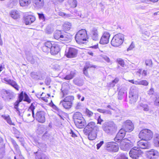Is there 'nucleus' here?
<instances>
[{"mask_svg": "<svg viewBox=\"0 0 159 159\" xmlns=\"http://www.w3.org/2000/svg\"><path fill=\"white\" fill-rule=\"evenodd\" d=\"M153 136V133L151 131L148 129H144L141 130L139 134V137L144 141L150 140Z\"/></svg>", "mask_w": 159, "mask_h": 159, "instance_id": "obj_3", "label": "nucleus"}, {"mask_svg": "<svg viewBox=\"0 0 159 159\" xmlns=\"http://www.w3.org/2000/svg\"><path fill=\"white\" fill-rule=\"evenodd\" d=\"M74 83L76 85L78 86H81L83 84V82L82 80L75 78L73 80Z\"/></svg>", "mask_w": 159, "mask_h": 159, "instance_id": "obj_37", "label": "nucleus"}, {"mask_svg": "<svg viewBox=\"0 0 159 159\" xmlns=\"http://www.w3.org/2000/svg\"><path fill=\"white\" fill-rule=\"evenodd\" d=\"M143 140L141 139L137 142V145L139 148L143 149H148L150 147L149 143L147 141H143Z\"/></svg>", "mask_w": 159, "mask_h": 159, "instance_id": "obj_15", "label": "nucleus"}, {"mask_svg": "<svg viewBox=\"0 0 159 159\" xmlns=\"http://www.w3.org/2000/svg\"><path fill=\"white\" fill-rule=\"evenodd\" d=\"M106 149L109 152H116L118 151L119 147L117 143L114 142H108L106 143Z\"/></svg>", "mask_w": 159, "mask_h": 159, "instance_id": "obj_9", "label": "nucleus"}, {"mask_svg": "<svg viewBox=\"0 0 159 159\" xmlns=\"http://www.w3.org/2000/svg\"><path fill=\"white\" fill-rule=\"evenodd\" d=\"M60 15L66 17H70L72 19H77L78 17L73 16L69 14H67L64 12H61L60 13Z\"/></svg>", "mask_w": 159, "mask_h": 159, "instance_id": "obj_48", "label": "nucleus"}, {"mask_svg": "<svg viewBox=\"0 0 159 159\" xmlns=\"http://www.w3.org/2000/svg\"><path fill=\"white\" fill-rule=\"evenodd\" d=\"M64 32L59 30L57 31L54 34V38L60 40Z\"/></svg>", "mask_w": 159, "mask_h": 159, "instance_id": "obj_36", "label": "nucleus"}, {"mask_svg": "<svg viewBox=\"0 0 159 159\" xmlns=\"http://www.w3.org/2000/svg\"><path fill=\"white\" fill-rule=\"evenodd\" d=\"M124 39V35L121 33H119L113 37L111 40V44L114 47H118L122 43Z\"/></svg>", "mask_w": 159, "mask_h": 159, "instance_id": "obj_2", "label": "nucleus"}, {"mask_svg": "<svg viewBox=\"0 0 159 159\" xmlns=\"http://www.w3.org/2000/svg\"><path fill=\"white\" fill-rule=\"evenodd\" d=\"M70 134H71V136L75 138L77 136L75 133L72 130H70Z\"/></svg>", "mask_w": 159, "mask_h": 159, "instance_id": "obj_63", "label": "nucleus"}, {"mask_svg": "<svg viewBox=\"0 0 159 159\" xmlns=\"http://www.w3.org/2000/svg\"><path fill=\"white\" fill-rule=\"evenodd\" d=\"M138 91L135 86L132 87L130 90L129 97L132 103H135L138 98Z\"/></svg>", "mask_w": 159, "mask_h": 159, "instance_id": "obj_5", "label": "nucleus"}, {"mask_svg": "<svg viewBox=\"0 0 159 159\" xmlns=\"http://www.w3.org/2000/svg\"><path fill=\"white\" fill-rule=\"evenodd\" d=\"M98 128L96 125L95 123L94 122H89L84 128V132H91L92 131H97Z\"/></svg>", "mask_w": 159, "mask_h": 159, "instance_id": "obj_10", "label": "nucleus"}, {"mask_svg": "<svg viewBox=\"0 0 159 159\" xmlns=\"http://www.w3.org/2000/svg\"><path fill=\"white\" fill-rule=\"evenodd\" d=\"M19 103V102L17 101L14 103V107L16 110H17V109H19L18 107Z\"/></svg>", "mask_w": 159, "mask_h": 159, "instance_id": "obj_62", "label": "nucleus"}, {"mask_svg": "<svg viewBox=\"0 0 159 159\" xmlns=\"http://www.w3.org/2000/svg\"><path fill=\"white\" fill-rule=\"evenodd\" d=\"M45 112L43 111H38L36 113L34 118L39 122L43 123L45 121Z\"/></svg>", "mask_w": 159, "mask_h": 159, "instance_id": "obj_12", "label": "nucleus"}, {"mask_svg": "<svg viewBox=\"0 0 159 159\" xmlns=\"http://www.w3.org/2000/svg\"><path fill=\"white\" fill-rule=\"evenodd\" d=\"M24 98L23 100L24 101H26L28 103H30V102L31 100L30 99L27 94L25 93H24Z\"/></svg>", "mask_w": 159, "mask_h": 159, "instance_id": "obj_47", "label": "nucleus"}, {"mask_svg": "<svg viewBox=\"0 0 159 159\" xmlns=\"http://www.w3.org/2000/svg\"><path fill=\"white\" fill-rule=\"evenodd\" d=\"M35 6L39 8H42L44 5V0H32Z\"/></svg>", "mask_w": 159, "mask_h": 159, "instance_id": "obj_27", "label": "nucleus"}, {"mask_svg": "<svg viewBox=\"0 0 159 159\" xmlns=\"http://www.w3.org/2000/svg\"><path fill=\"white\" fill-rule=\"evenodd\" d=\"M110 36V35L108 32H104L101 38L100 41V43L102 44H107L109 42V39Z\"/></svg>", "mask_w": 159, "mask_h": 159, "instance_id": "obj_18", "label": "nucleus"}, {"mask_svg": "<svg viewBox=\"0 0 159 159\" xmlns=\"http://www.w3.org/2000/svg\"><path fill=\"white\" fill-rule=\"evenodd\" d=\"M71 2L70 3V7L73 8H75L76 7L77 2L76 0H71Z\"/></svg>", "mask_w": 159, "mask_h": 159, "instance_id": "obj_50", "label": "nucleus"}, {"mask_svg": "<svg viewBox=\"0 0 159 159\" xmlns=\"http://www.w3.org/2000/svg\"><path fill=\"white\" fill-rule=\"evenodd\" d=\"M81 103L80 102H78L76 104L75 108L76 109H79L81 108Z\"/></svg>", "mask_w": 159, "mask_h": 159, "instance_id": "obj_64", "label": "nucleus"}, {"mask_svg": "<svg viewBox=\"0 0 159 159\" xmlns=\"http://www.w3.org/2000/svg\"><path fill=\"white\" fill-rule=\"evenodd\" d=\"M97 131H92L91 132H84L86 135H88V138L90 140L95 139L97 137Z\"/></svg>", "mask_w": 159, "mask_h": 159, "instance_id": "obj_29", "label": "nucleus"}, {"mask_svg": "<svg viewBox=\"0 0 159 159\" xmlns=\"http://www.w3.org/2000/svg\"><path fill=\"white\" fill-rule=\"evenodd\" d=\"M125 131L122 128L116 134V137L114 138L115 142H119L122 141L125 134Z\"/></svg>", "mask_w": 159, "mask_h": 159, "instance_id": "obj_17", "label": "nucleus"}, {"mask_svg": "<svg viewBox=\"0 0 159 159\" xmlns=\"http://www.w3.org/2000/svg\"><path fill=\"white\" fill-rule=\"evenodd\" d=\"M120 147L122 150L126 151L130 148L132 147V145L129 143L125 142L122 140L120 143Z\"/></svg>", "mask_w": 159, "mask_h": 159, "instance_id": "obj_23", "label": "nucleus"}, {"mask_svg": "<svg viewBox=\"0 0 159 159\" xmlns=\"http://www.w3.org/2000/svg\"><path fill=\"white\" fill-rule=\"evenodd\" d=\"M153 143L155 146L159 147V134L156 133L154 134Z\"/></svg>", "mask_w": 159, "mask_h": 159, "instance_id": "obj_31", "label": "nucleus"}, {"mask_svg": "<svg viewBox=\"0 0 159 159\" xmlns=\"http://www.w3.org/2000/svg\"><path fill=\"white\" fill-rule=\"evenodd\" d=\"M27 59L32 64H34L37 62L39 58L36 56H33L32 54L27 55Z\"/></svg>", "mask_w": 159, "mask_h": 159, "instance_id": "obj_28", "label": "nucleus"}, {"mask_svg": "<svg viewBox=\"0 0 159 159\" xmlns=\"http://www.w3.org/2000/svg\"><path fill=\"white\" fill-rule=\"evenodd\" d=\"M10 15L11 16L15 19H18L20 16L19 12L15 10L11 11Z\"/></svg>", "mask_w": 159, "mask_h": 159, "instance_id": "obj_35", "label": "nucleus"}, {"mask_svg": "<svg viewBox=\"0 0 159 159\" xmlns=\"http://www.w3.org/2000/svg\"><path fill=\"white\" fill-rule=\"evenodd\" d=\"M117 61L118 63L122 67L124 66V62L123 60L120 58H119L117 59Z\"/></svg>", "mask_w": 159, "mask_h": 159, "instance_id": "obj_55", "label": "nucleus"}, {"mask_svg": "<svg viewBox=\"0 0 159 159\" xmlns=\"http://www.w3.org/2000/svg\"><path fill=\"white\" fill-rule=\"evenodd\" d=\"M127 89L126 88H124L123 90L122 89V88L119 91V94L120 95H122V94H124L125 93V91H126Z\"/></svg>", "mask_w": 159, "mask_h": 159, "instance_id": "obj_57", "label": "nucleus"}, {"mask_svg": "<svg viewBox=\"0 0 159 159\" xmlns=\"http://www.w3.org/2000/svg\"><path fill=\"white\" fill-rule=\"evenodd\" d=\"M90 35L92 39L94 40L97 41L99 39V35L97 29L93 28L91 30Z\"/></svg>", "mask_w": 159, "mask_h": 159, "instance_id": "obj_20", "label": "nucleus"}, {"mask_svg": "<svg viewBox=\"0 0 159 159\" xmlns=\"http://www.w3.org/2000/svg\"><path fill=\"white\" fill-rule=\"evenodd\" d=\"M135 47L134 43L132 42L129 47L127 48V51H128L132 50Z\"/></svg>", "mask_w": 159, "mask_h": 159, "instance_id": "obj_56", "label": "nucleus"}, {"mask_svg": "<svg viewBox=\"0 0 159 159\" xmlns=\"http://www.w3.org/2000/svg\"><path fill=\"white\" fill-rule=\"evenodd\" d=\"M52 46V43L50 42H47L44 43L42 47V50L43 52H47L49 51Z\"/></svg>", "mask_w": 159, "mask_h": 159, "instance_id": "obj_26", "label": "nucleus"}, {"mask_svg": "<svg viewBox=\"0 0 159 159\" xmlns=\"http://www.w3.org/2000/svg\"><path fill=\"white\" fill-rule=\"evenodd\" d=\"M72 36L70 34H68L64 32L60 39L62 41L68 43L70 42L71 40Z\"/></svg>", "mask_w": 159, "mask_h": 159, "instance_id": "obj_21", "label": "nucleus"}, {"mask_svg": "<svg viewBox=\"0 0 159 159\" xmlns=\"http://www.w3.org/2000/svg\"><path fill=\"white\" fill-rule=\"evenodd\" d=\"M154 103L156 105L159 106V96H157L156 97V99Z\"/></svg>", "mask_w": 159, "mask_h": 159, "instance_id": "obj_59", "label": "nucleus"}, {"mask_svg": "<svg viewBox=\"0 0 159 159\" xmlns=\"http://www.w3.org/2000/svg\"><path fill=\"white\" fill-rule=\"evenodd\" d=\"M137 108L139 110H143L145 111H148L149 110V107L147 104L143 103H139L137 106Z\"/></svg>", "mask_w": 159, "mask_h": 159, "instance_id": "obj_30", "label": "nucleus"}, {"mask_svg": "<svg viewBox=\"0 0 159 159\" xmlns=\"http://www.w3.org/2000/svg\"><path fill=\"white\" fill-rule=\"evenodd\" d=\"M19 100H17L19 101V102H20L23 100L24 98V93L23 92H22L19 95Z\"/></svg>", "mask_w": 159, "mask_h": 159, "instance_id": "obj_54", "label": "nucleus"}, {"mask_svg": "<svg viewBox=\"0 0 159 159\" xmlns=\"http://www.w3.org/2000/svg\"><path fill=\"white\" fill-rule=\"evenodd\" d=\"M85 113L86 115L89 117L92 116L93 115V112L89 110L88 109L86 108L85 110Z\"/></svg>", "mask_w": 159, "mask_h": 159, "instance_id": "obj_51", "label": "nucleus"}, {"mask_svg": "<svg viewBox=\"0 0 159 159\" xmlns=\"http://www.w3.org/2000/svg\"><path fill=\"white\" fill-rule=\"evenodd\" d=\"M52 107L55 110L57 111H58L59 113H60L62 111L61 110L59 109L56 106H55L54 104L52 103Z\"/></svg>", "mask_w": 159, "mask_h": 159, "instance_id": "obj_53", "label": "nucleus"}, {"mask_svg": "<svg viewBox=\"0 0 159 159\" xmlns=\"http://www.w3.org/2000/svg\"><path fill=\"white\" fill-rule=\"evenodd\" d=\"M3 80L7 84L11 85L16 90H19V85L15 81L7 78H4Z\"/></svg>", "mask_w": 159, "mask_h": 159, "instance_id": "obj_22", "label": "nucleus"}, {"mask_svg": "<svg viewBox=\"0 0 159 159\" xmlns=\"http://www.w3.org/2000/svg\"><path fill=\"white\" fill-rule=\"evenodd\" d=\"M63 107L66 109H69L72 106V103L71 102H63L61 103Z\"/></svg>", "mask_w": 159, "mask_h": 159, "instance_id": "obj_42", "label": "nucleus"}, {"mask_svg": "<svg viewBox=\"0 0 159 159\" xmlns=\"http://www.w3.org/2000/svg\"><path fill=\"white\" fill-rule=\"evenodd\" d=\"M24 20L26 25H30L35 21V18L31 15H26L24 16Z\"/></svg>", "mask_w": 159, "mask_h": 159, "instance_id": "obj_16", "label": "nucleus"}, {"mask_svg": "<svg viewBox=\"0 0 159 159\" xmlns=\"http://www.w3.org/2000/svg\"><path fill=\"white\" fill-rule=\"evenodd\" d=\"M75 72L74 71H71L69 75H67L64 79L66 80H70L72 79L75 76Z\"/></svg>", "mask_w": 159, "mask_h": 159, "instance_id": "obj_39", "label": "nucleus"}, {"mask_svg": "<svg viewBox=\"0 0 159 159\" xmlns=\"http://www.w3.org/2000/svg\"><path fill=\"white\" fill-rule=\"evenodd\" d=\"M134 125L132 122L128 120L125 122L122 129L126 132H130L134 129Z\"/></svg>", "mask_w": 159, "mask_h": 159, "instance_id": "obj_11", "label": "nucleus"}, {"mask_svg": "<svg viewBox=\"0 0 159 159\" xmlns=\"http://www.w3.org/2000/svg\"><path fill=\"white\" fill-rule=\"evenodd\" d=\"M145 63L147 66L152 67V62L151 59H147L145 60Z\"/></svg>", "mask_w": 159, "mask_h": 159, "instance_id": "obj_49", "label": "nucleus"}, {"mask_svg": "<svg viewBox=\"0 0 159 159\" xmlns=\"http://www.w3.org/2000/svg\"><path fill=\"white\" fill-rule=\"evenodd\" d=\"M36 105V103L33 102L32 103L26 112V117L27 119L29 121H33V120H30L31 118L33 119H34V110Z\"/></svg>", "mask_w": 159, "mask_h": 159, "instance_id": "obj_6", "label": "nucleus"}, {"mask_svg": "<svg viewBox=\"0 0 159 159\" xmlns=\"http://www.w3.org/2000/svg\"><path fill=\"white\" fill-rule=\"evenodd\" d=\"M75 123L76 125L79 128H82L86 125L85 121L83 119L79 120H76Z\"/></svg>", "mask_w": 159, "mask_h": 159, "instance_id": "obj_24", "label": "nucleus"}, {"mask_svg": "<svg viewBox=\"0 0 159 159\" xmlns=\"http://www.w3.org/2000/svg\"><path fill=\"white\" fill-rule=\"evenodd\" d=\"M10 91V90H6L5 89L2 90L1 91V93L2 97L3 98H6L8 94V93H9Z\"/></svg>", "mask_w": 159, "mask_h": 159, "instance_id": "obj_41", "label": "nucleus"}, {"mask_svg": "<svg viewBox=\"0 0 159 159\" xmlns=\"http://www.w3.org/2000/svg\"><path fill=\"white\" fill-rule=\"evenodd\" d=\"M39 18L43 20H45V17L43 13H38Z\"/></svg>", "mask_w": 159, "mask_h": 159, "instance_id": "obj_58", "label": "nucleus"}, {"mask_svg": "<svg viewBox=\"0 0 159 159\" xmlns=\"http://www.w3.org/2000/svg\"><path fill=\"white\" fill-rule=\"evenodd\" d=\"M71 24L69 22H66L63 25L64 28L66 30H69L71 27Z\"/></svg>", "mask_w": 159, "mask_h": 159, "instance_id": "obj_43", "label": "nucleus"}, {"mask_svg": "<svg viewBox=\"0 0 159 159\" xmlns=\"http://www.w3.org/2000/svg\"><path fill=\"white\" fill-rule=\"evenodd\" d=\"M94 67L93 66L89 65V66L86 65L85 66L83 69V72L84 74L86 76H87L88 75V73L87 71V69H88L89 67Z\"/></svg>", "mask_w": 159, "mask_h": 159, "instance_id": "obj_46", "label": "nucleus"}, {"mask_svg": "<svg viewBox=\"0 0 159 159\" xmlns=\"http://www.w3.org/2000/svg\"><path fill=\"white\" fill-rule=\"evenodd\" d=\"M159 155L158 152L154 149H152L147 152V157L148 159H156Z\"/></svg>", "mask_w": 159, "mask_h": 159, "instance_id": "obj_13", "label": "nucleus"}, {"mask_svg": "<svg viewBox=\"0 0 159 159\" xmlns=\"http://www.w3.org/2000/svg\"><path fill=\"white\" fill-rule=\"evenodd\" d=\"M2 117L4 119L6 120L7 122L10 125H14L13 123H12L11 120L9 115H2Z\"/></svg>", "mask_w": 159, "mask_h": 159, "instance_id": "obj_40", "label": "nucleus"}, {"mask_svg": "<svg viewBox=\"0 0 159 159\" xmlns=\"http://www.w3.org/2000/svg\"><path fill=\"white\" fill-rule=\"evenodd\" d=\"M102 128L107 133L111 134L116 132L117 129L116 125L112 121L106 122L103 125Z\"/></svg>", "mask_w": 159, "mask_h": 159, "instance_id": "obj_1", "label": "nucleus"}, {"mask_svg": "<svg viewBox=\"0 0 159 159\" xmlns=\"http://www.w3.org/2000/svg\"><path fill=\"white\" fill-rule=\"evenodd\" d=\"M74 99V97L73 96H69L66 97L64 100L61 101L60 102V104L63 102H71L72 103V101Z\"/></svg>", "mask_w": 159, "mask_h": 159, "instance_id": "obj_33", "label": "nucleus"}, {"mask_svg": "<svg viewBox=\"0 0 159 159\" xmlns=\"http://www.w3.org/2000/svg\"><path fill=\"white\" fill-rule=\"evenodd\" d=\"M117 159H128V158L125 154L121 153L118 155Z\"/></svg>", "mask_w": 159, "mask_h": 159, "instance_id": "obj_45", "label": "nucleus"}, {"mask_svg": "<svg viewBox=\"0 0 159 159\" xmlns=\"http://www.w3.org/2000/svg\"><path fill=\"white\" fill-rule=\"evenodd\" d=\"M50 135L48 132H46L43 135L42 138L44 139H48L50 138Z\"/></svg>", "mask_w": 159, "mask_h": 159, "instance_id": "obj_52", "label": "nucleus"}, {"mask_svg": "<svg viewBox=\"0 0 159 159\" xmlns=\"http://www.w3.org/2000/svg\"><path fill=\"white\" fill-rule=\"evenodd\" d=\"M31 0H19L20 6L24 7L28 6L31 2Z\"/></svg>", "mask_w": 159, "mask_h": 159, "instance_id": "obj_34", "label": "nucleus"}, {"mask_svg": "<svg viewBox=\"0 0 159 159\" xmlns=\"http://www.w3.org/2000/svg\"><path fill=\"white\" fill-rule=\"evenodd\" d=\"M73 118L75 120H79L81 119H83L82 115L81 113L80 112H76L73 115Z\"/></svg>", "mask_w": 159, "mask_h": 159, "instance_id": "obj_38", "label": "nucleus"}, {"mask_svg": "<svg viewBox=\"0 0 159 159\" xmlns=\"http://www.w3.org/2000/svg\"><path fill=\"white\" fill-rule=\"evenodd\" d=\"M51 82L50 79V78H46L45 81V83L47 85H48L50 84Z\"/></svg>", "mask_w": 159, "mask_h": 159, "instance_id": "obj_61", "label": "nucleus"}, {"mask_svg": "<svg viewBox=\"0 0 159 159\" xmlns=\"http://www.w3.org/2000/svg\"><path fill=\"white\" fill-rule=\"evenodd\" d=\"M46 73L43 71L33 72L30 74L31 78L35 80H42L45 78Z\"/></svg>", "mask_w": 159, "mask_h": 159, "instance_id": "obj_8", "label": "nucleus"}, {"mask_svg": "<svg viewBox=\"0 0 159 159\" xmlns=\"http://www.w3.org/2000/svg\"><path fill=\"white\" fill-rule=\"evenodd\" d=\"M8 95L6 99L9 101L10 100L13 99L14 98V93L11 91H10L9 93H8Z\"/></svg>", "mask_w": 159, "mask_h": 159, "instance_id": "obj_44", "label": "nucleus"}, {"mask_svg": "<svg viewBox=\"0 0 159 159\" xmlns=\"http://www.w3.org/2000/svg\"><path fill=\"white\" fill-rule=\"evenodd\" d=\"M35 154V159H48V156L41 152L38 151Z\"/></svg>", "mask_w": 159, "mask_h": 159, "instance_id": "obj_25", "label": "nucleus"}, {"mask_svg": "<svg viewBox=\"0 0 159 159\" xmlns=\"http://www.w3.org/2000/svg\"><path fill=\"white\" fill-rule=\"evenodd\" d=\"M78 51L74 48H70L68 51L65 52V55L68 58H73L76 57Z\"/></svg>", "mask_w": 159, "mask_h": 159, "instance_id": "obj_14", "label": "nucleus"}, {"mask_svg": "<svg viewBox=\"0 0 159 159\" xmlns=\"http://www.w3.org/2000/svg\"><path fill=\"white\" fill-rule=\"evenodd\" d=\"M143 153V152L139 148L135 147L131 149L129 154L131 158L135 159H136L139 155H142Z\"/></svg>", "mask_w": 159, "mask_h": 159, "instance_id": "obj_7", "label": "nucleus"}, {"mask_svg": "<svg viewBox=\"0 0 159 159\" xmlns=\"http://www.w3.org/2000/svg\"><path fill=\"white\" fill-rule=\"evenodd\" d=\"M60 51L59 46L58 44L56 43H52V46L50 48L51 54L52 55L57 54Z\"/></svg>", "mask_w": 159, "mask_h": 159, "instance_id": "obj_19", "label": "nucleus"}, {"mask_svg": "<svg viewBox=\"0 0 159 159\" xmlns=\"http://www.w3.org/2000/svg\"><path fill=\"white\" fill-rule=\"evenodd\" d=\"M135 84L142 85L144 86H147L148 84V83L146 80H138L136 82H134Z\"/></svg>", "mask_w": 159, "mask_h": 159, "instance_id": "obj_32", "label": "nucleus"}, {"mask_svg": "<svg viewBox=\"0 0 159 159\" xmlns=\"http://www.w3.org/2000/svg\"><path fill=\"white\" fill-rule=\"evenodd\" d=\"M104 143L103 141H100V143L97 144V149H99L100 147Z\"/></svg>", "mask_w": 159, "mask_h": 159, "instance_id": "obj_60", "label": "nucleus"}, {"mask_svg": "<svg viewBox=\"0 0 159 159\" xmlns=\"http://www.w3.org/2000/svg\"><path fill=\"white\" fill-rule=\"evenodd\" d=\"M87 35L85 30L82 29L79 31L75 36V39L77 43L80 44L83 41H86Z\"/></svg>", "mask_w": 159, "mask_h": 159, "instance_id": "obj_4", "label": "nucleus"}]
</instances>
